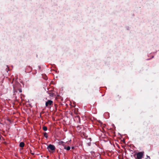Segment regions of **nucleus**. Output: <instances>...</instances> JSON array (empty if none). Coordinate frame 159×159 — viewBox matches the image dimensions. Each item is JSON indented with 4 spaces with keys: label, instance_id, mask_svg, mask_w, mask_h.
<instances>
[{
    "label": "nucleus",
    "instance_id": "nucleus-1",
    "mask_svg": "<svg viewBox=\"0 0 159 159\" xmlns=\"http://www.w3.org/2000/svg\"><path fill=\"white\" fill-rule=\"evenodd\" d=\"M143 153L142 152H139L135 155L136 156L135 157L137 159H141L143 157Z\"/></svg>",
    "mask_w": 159,
    "mask_h": 159
},
{
    "label": "nucleus",
    "instance_id": "nucleus-2",
    "mask_svg": "<svg viewBox=\"0 0 159 159\" xmlns=\"http://www.w3.org/2000/svg\"><path fill=\"white\" fill-rule=\"evenodd\" d=\"M47 149L49 152H50L51 151H54L55 149V147L53 145L50 144L48 147Z\"/></svg>",
    "mask_w": 159,
    "mask_h": 159
},
{
    "label": "nucleus",
    "instance_id": "nucleus-3",
    "mask_svg": "<svg viewBox=\"0 0 159 159\" xmlns=\"http://www.w3.org/2000/svg\"><path fill=\"white\" fill-rule=\"evenodd\" d=\"M52 104L53 101L51 100H48L46 102L45 105L46 107H48Z\"/></svg>",
    "mask_w": 159,
    "mask_h": 159
},
{
    "label": "nucleus",
    "instance_id": "nucleus-4",
    "mask_svg": "<svg viewBox=\"0 0 159 159\" xmlns=\"http://www.w3.org/2000/svg\"><path fill=\"white\" fill-rule=\"evenodd\" d=\"M32 70V68L31 67H30L28 66L27 67L26 70V71L27 72H30Z\"/></svg>",
    "mask_w": 159,
    "mask_h": 159
},
{
    "label": "nucleus",
    "instance_id": "nucleus-5",
    "mask_svg": "<svg viewBox=\"0 0 159 159\" xmlns=\"http://www.w3.org/2000/svg\"><path fill=\"white\" fill-rule=\"evenodd\" d=\"M25 146V144L23 142H21L20 144V147L23 148V147Z\"/></svg>",
    "mask_w": 159,
    "mask_h": 159
},
{
    "label": "nucleus",
    "instance_id": "nucleus-6",
    "mask_svg": "<svg viewBox=\"0 0 159 159\" xmlns=\"http://www.w3.org/2000/svg\"><path fill=\"white\" fill-rule=\"evenodd\" d=\"M64 148L67 150H69L70 149V147L69 146H67V147H65Z\"/></svg>",
    "mask_w": 159,
    "mask_h": 159
},
{
    "label": "nucleus",
    "instance_id": "nucleus-7",
    "mask_svg": "<svg viewBox=\"0 0 159 159\" xmlns=\"http://www.w3.org/2000/svg\"><path fill=\"white\" fill-rule=\"evenodd\" d=\"M43 129L44 131H46L47 130V127L45 126H44L43 127Z\"/></svg>",
    "mask_w": 159,
    "mask_h": 159
},
{
    "label": "nucleus",
    "instance_id": "nucleus-8",
    "mask_svg": "<svg viewBox=\"0 0 159 159\" xmlns=\"http://www.w3.org/2000/svg\"><path fill=\"white\" fill-rule=\"evenodd\" d=\"M44 135L46 138H48V135L45 132L44 133Z\"/></svg>",
    "mask_w": 159,
    "mask_h": 159
},
{
    "label": "nucleus",
    "instance_id": "nucleus-9",
    "mask_svg": "<svg viewBox=\"0 0 159 159\" xmlns=\"http://www.w3.org/2000/svg\"><path fill=\"white\" fill-rule=\"evenodd\" d=\"M50 95L51 96H53V93H50Z\"/></svg>",
    "mask_w": 159,
    "mask_h": 159
},
{
    "label": "nucleus",
    "instance_id": "nucleus-10",
    "mask_svg": "<svg viewBox=\"0 0 159 159\" xmlns=\"http://www.w3.org/2000/svg\"><path fill=\"white\" fill-rule=\"evenodd\" d=\"M19 91L20 93H21L22 92V90L20 89H19Z\"/></svg>",
    "mask_w": 159,
    "mask_h": 159
},
{
    "label": "nucleus",
    "instance_id": "nucleus-11",
    "mask_svg": "<svg viewBox=\"0 0 159 159\" xmlns=\"http://www.w3.org/2000/svg\"><path fill=\"white\" fill-rule=\"evenodd\" d=\"M77 117L79 118V119L80 120V117L79 116H77Z\"/></svg>",
    "mask_w": 159,
    "mask_h": 159
},
{
    "label": "nucleus",
    "instance_id": "nucleus-12",
    "mask_svg": "<svg viewBox=\"0 0 159 159\" xmlns=\"http://www.w3.org/2000/svg\"><path fill=\"white\" fill-rule=\"evenodd\" d=\"M22 95L21 94V99H22Z\"/></svg>",
    "mask_w": 159,
    "mask_h": 159
},
{
    "label": "nucleus",
    "instance_id": "nucleus-13",
    "mask_svg": "<svg viewBox=\"0 0 159 159\" xmlns=\"http://www.w3.org/2000/svg\"><path fill=\"white\" fill-rule=\"evenodd\" d=\"M72 148H74V147H72Z\"/></svg>",
    "mask_w": 159,
    "mask_h": 159
}]
</instances>
